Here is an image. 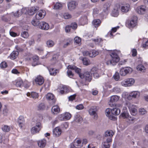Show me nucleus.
Listing matches in <instances>:
<instances>
[{
    "label": "nucleus",
    "instance_id": "f257e3e1",
    "mask_svg": "<svg viewBox=\"0 0 148 148\" xmlns=\"http://www.w3.org/2000/svg\"><path fill=\"white\" fill-rule=\"evenodd\" d=\"M110 59L106 62V63L108 65L115 64L119 60V58L116 50L111 52L110 53Z\"/></svg>",
    "mask_w": 148,
    "mask_h": 148
},
{
    "label": "nucleus",
    "instance_id": "f03ea898",
    "mask_svg": "<svg viewBox=\"0 0 148 148\" xmlns=\"http://www.w3.org/2000/svg\"><path fill=\"white\" fill-rule=\"evenodd\" d=\"M140 92L138 91H132L128 94L127 92H124L123 94V97L127 98L128 100H131L133 98H138L140 96Z\"/></svg>",
    "mask_w": 148,
    "mask_h": 148
},
{
    "label": "nucleus",
    "instance_id": "7ed1b4c3",
    "mask_svg": "<svg viewBox=\"0 0 148 148\" xmlns=\"http://www.w3.org/2000/svg\"><path fill=\"white\" fill-rule=\"evenodd\" d=\"M133 71L132 68L127 66L122 68L120 70L119 74L122 76H125L131 73Z\"/></svg>",
    "mask_w": 148,
    "mask_h": 148
},
{
    "label": "nucleus",
    "instance_id": "20e7f679",
    "mask_svg": "<svg viewBox=\"0 0 148 148\" xmlns=\"http://www.w3.org/2000/svg\"><path fill=\"white\" fill-rule=\"evenodd\" d=\"M126 104L128 107L131 114L133 116H135L137 113L136 106L129 102H127Z\"/></svg>",
    "mask_w": 148,
    "mask_h": 148
},
{
    "label": "nucleus",
    "instance_id": "39448f33",
    "mask_svg": "<svg viewBox=\"0 0 148 148\" xmlns=\"http://www.w3.org/2000/svg\"><path fill=\"white\" fill-rule=\"evenodd\" d=\"M71 114L69 112H66L59 115L58 119L61 121H66L70 119L71 117Z\"/></svg>",
    "mask_w": 148,
    "mask_h": 148
},
{
    "label": "nucleus",
    "instance_id": "423d86ee",
    "mask_svg": "<svg viewBox=\"0 0 148 148\" xmlns=\"http://www.w3.org/2000/svg\"><path fill=\"white\" fill-rule=\"evenodd\" d=\"M135 80L133 79H127L122 81L121 82V84L122 86L125 87L130 86H132Z\"/></svg>",
    "mask_w": 148,
    "mask_h": 148
},
{
    "label": "nucleus",
    "instance_id": "0eeeda50",
    "mask_svg": "<svg viewBox=\"0 0 148 148\" xmlns=\"http://www.w3.org/2000/svg\"><path fill=\"white\" fill-rule=\"evenodd\" d=\"M120 8V5L119 3L115 4L113 9L112 11L111 15L114 17H117L119 14V10Z\"/></svg>",
    "mask_w": 148,
    "mask_h": 148
},
{
    "label": "nucleus",
    "instance_id": "6e6552de",
    "mask_svg": "<svg viewBox=\"0 0 148 148\" xmlns=\"http://www.w3.org/2000/svg\"><path fill=\"white\" fill-rule=\"evenodd\" d=\"M79 77L82 79H84L86 81L89 82L92 79V74L88 71L85 72L82 75H79Z\"/></svg>",
    "mask_w": 148,
    "mask_h": 148
},
{
    "label": "nucleus",
    "instance_id": "1a4fd4ad",
    "mask_svg": "<svg viewBox=\"0 0 148 148\" xmlns=\"http://www.w3.org/2000/svg\"><path fill=\"white\" fill-rule=\"evenodd\" d=\"M93 43H90L89 46L92 47H94L95 45H101L103 40L102 38H97L95 39H92Z\"/></svg>",
    "mask_w": 148,
    "mask_h": 148
},
{
    "label": "nucleus",
    "instance_id": "9d476101",
    "mask_svg": "<svg viewBox=\"0 0 148 148\" xmlns=\"http://www.w3.org/2000/svg\"><path fill=\"white\" fill-rule=\"evenodd\" d=\"M120 97L116 95H113L111 97L110 100V103L109 104L110 107L116 106V105L113 103L115 102L118 101L120 99Z\"/></svg>",
    "mask_w": 148,
    "mask_h": 148
},
{
    "label": "nucleus",
    "instance_id": "9b49d317",
    "mask_svg": "<svg viewBox=\"0 0 148 148\" xmlns=\"http://www.w3.org/2000/svg\"><path fill=\"white\" fill-rule=\"evenodd\" d=\"M58 90L60 93L62 94L66 93L69 91L68 87L65 85H60L58 88Z\"/></svg>",
    "mask_w": 148,
    "mask_h": 148
},
{
    "label": "nucleus",
    "instance_id": "f8f14e48",
    "mask_svg": "<svg viewBox=\"0 0 148 148\" xmlns=\"http://www.w3.org/2000/svg\"><path fill=\"white\" fill-rule=\"evenodd\" d=\"M121 11L122 13H127L130 10V5L128 3L123 4L121 7Z\"/></svg>",
    "mask_w": 148,
    "mask_h": 148
},
{
    "label": "nucleus",
    "instance_id": "ddd939ff",
    "mask_svg": "<svg viewBox=\"0 0 148 148\" xmlns=\"http://www.w3.org/2000/svg\"><path fill=\"white\" fill-rule=\"evenodd\" d=\"M46 14L45 10H40L36 15V18L37 20L41 19L43 18Z\"/></svg>",
    "mask_w": 148,
    "mask_h": 148
},
{
    "label": "nucleus",
    "instance_id": "4468645a",
    "mask_svg": "<svg viewBox=\"0 0 148 148\" xmlns=\"http://www.w3.org/2000/svg\"><path fill=\"white\" fill-rule=\"evenodd\" d=\"M146 7L144 5L138 6L136 9V11L139 14H144L146 12Z\"/></svg>",
    "mask_w": 148,
    "mask_h": 148
},
{
    "label": "nucleus",
    "instance_id": "2eb2a0df",
    "mask_svg": "<svg viewBox=\"0 0 148 148\" xmlns=\"http://www.w3.org/2000/svg\"><path fill=\"white\" fill-rule=\"evenodd\" d=\"M97 110V108L95 106H92L89 110V113L91 115H94L95 119H97V115L96 113Z\"/></svg>",
    "mask_w": 148,
    "mask_h": 148
},
{
    "label": "nucleus",
    "instance_id": "dca6fc26",
    "mask_svg": "<svg viewBox=\"0 0 148 148\" xmlns=\"http://www.w3.org/2000/svg\"><path fill=\"white\" fill-rule=\"evenodd\" d=\"M46 99L49 101H51L52 104H54L56 102L54 96L53 94L51 93H48L46 95Z\"/></svg>",
    "mask_w": 148,
    "mask_h": 148
},
{
    "label": "nucleus",
    "instance_id": "f3484780",
    "mask_svg": "<svg viewBox=\"0 0 148 148\" xmlns=\"http://www.w3.org/2000/svg\"><path fill=\"white\" fill-rule=\"evenodd\" d=\"M39 27L42 29L47 30L49 29V24L46 22L42 21L40 22Z\"/></svg>",
    "mask_w": 148,
    "mask_h": 148
},
{
    "label": "nucleus",
    "instance_id": "a211bd4d",
    "mask_svg": "<svg viewBox=\"0 0 148 148\" xmlns=\"http://www.w3.org/2000/svg\"><path fill=\"white\" fill-rule=\"evenodd\" d=\"M67 68L68 69L75 70V72L78 74L79 76V75H82V74L81 73V69L79 68H77L75 66L69 65L68 66Z\"/></svg>",
    "mask_w": 148,
    "mask_h": 148
},
{
    "label": "nucleus",
    "instance_id": "6ab92c4d",
    "mask_svg": "<svg viewBox=\"0 0 148 148\" xmlns=\"http://www.w3.org/2000/svg\"><path fill=\"white\" fill-rule=\"evenodd\" d=\"M62 130L59 127H56L53 132V135L55 137H58L61 134Z\"/></svg>",
    "mask_w": 148,
    "mask_h": 148
},
{
    "label": "nucleus",
    "instance_id": "aec40b11",
    "mask_svg": "<svg viewBox=\"0 0 148 148\" xmlns=\"http://www.w3.org/2000/svg\"><path fill=\"white\" fill-rule=\"evenodd\" d=\"M77 5V4L75 1H72L68 3L67 6L69 9L71 10L74 9Z\"/></svg>",
    "mask_w": 148,
    "mask_h": 148
},
{
    "label": "nucleus",
    "instance_id": "412c9836",
    "mask_svg": "<svg viewBox=\"0 0 148 148\" xmlns=\"http://www.w3.org/2000/svg\"><path fill=\"white\" fill-rule=\"evenodd\" d=\"M35 80L36 83L39 85H42L44 82L43 77L40 75L36 77Z\"/></svg>",
    "mask_w": 148,
    "mask_h": 148
},
{
    "label": "nucleus",
    "instance_id": "4be33fe9",
    "mask_svg": "<svg viewBox=\"0 0 148 148\" xmlns=\"http://www.w3.org/2000/svg\"><path fill=\"white\" fill-rule=\"evenodd\" d=\"M137 18L135 17L132 19L128 23V25L130 27H135L137 24Z\"/></svg>",
    "mask_w": 148,
    "mask_h": 148
},
{
    "label": "nucleus",
    "instance_id": "5701e85b",
    "mask_svg": "<svg viewBox=\"0 0 148 148\" xmlns=\"http://www.w3.org/2000/svg\"><path fill=\"white\" fill-rule=\"evenodd\" d=\"M27 95L30 97H32L34 99L38 98L39 97L38 93L34 92H32L31 93L28 92L27 93Z\"/></svg>",
    "mask_w": 148,
    "mask_h": 148
},
{
    "label": "nucleus",
    "instance_id": "b1692460",
    "mask_svg": "<svg viewBox=\"0 0 148 148\" xmlns=\"http://www.w3.org/2000/svg\"><path fill=\"white\" fill-rule=\"evenodd\" d=\"M110 5L109 3H107L105 4L103 8V11L105 14H107L110 9Z\"/></svg>",
    "mask_w": 148,
    "mask_h": 148
},
{
    "label": "nucleus",
    "instance_id": "393cba45",
    "mask_svg": "<svg viewBox=\"0 0 148 148\" xmlns=\"http://www.w3.org/2000/svg\"><path fill=\"white\" fill-rule=\"evenodd\" d=\"M60 111V109L58 106H54L52 107L51 108V112L53 114L56 115L59 113Z\"/></svg>",
    "mask_w": 148,
    "mask_h": 148
},
{
    "label": "nucleus",
    "instance_id": "a878e982",
    "mask_svg": "<svg viewBox=\"0 0 148 148\" xmlns=\"http://www.w3.org/2000/svg\"><path fill=\"white\" fill-rule=\"evenodd\" d=\"M39 9V8L38 6L32 7L29 10L28 14L30 15H33L34 12L38 10Z\"/></svg>",
    "mask_w": 148,
    "mask_h": 148
},
{
    "label": "nucleus",
    "instance_id": "bb28decb",
    "mask_svg": "<svg viewBox=\"0 0 148 148\" xmlns=\"http://www.w3.org/2000/svg\"><path fill=\"white\" fill-rule=\"evenodd\" d=\"M18 122L19 124V127L22 128L24 123V117L22 116H20L18 119Z\"/></svg>",
    "mask_w": 148,
    "mask_h": 148
},
{
    "label": "nucleus",
    "instance_id": "cd10ccee",
    "mask_svg": "<svg viewBox=\"0 0 148 148\" xmlns=\"http://www.w3.org/2000/svg\"><path fill=\"white\" fill-rule=\"evenodd\" d=\"M112 114L114 115H118L120 113V110L116 107L111 109Z\"/></svg>",
    "mask_w": 148,
    "mask_h": 148
},
{
    "label": "nucleus",
    "instance_id": "c85d7f7f",
    "mask_svg": "<svg viewBox=\"0 0 148 148\" xmlns=\"http://www.w3.org/2000/svg\"><path fill=\"white\" fill-rule=\"evenodd\" d=\"M46 143V141L45 139H42L41 140L38 141V146L40 148L44 147Z\"/></svg>",
    "mask_w": 148,
    "mask_h": 148
},
{
    "label": "nucleus",
    "instance_id": "c756f323",
    "mask_svg": "<svg viewBox=\"0 0 148 148\" xmlns=\"http://www.w3.org/2000/svg\"><path fill=\"white\" fill-rule=\"evenodd\" d=\"M73 143L75 148H80L82 146V141L80 140H75Z\"/></svg>",
    "mask_w": 148,
    "mask_h": 148
},
{
    "label": "nucleus",
    "instance_id": "7c9ffc66",
    "mask_svg": "<svg viewBox=\"0 0 148 148\" xmlns=\"http://www.w3.org/2000/svg\"><path fill=\"white\" fill-rule=\"evenodd\" d=\"M18 54V51H13L10 54L9 57L11 59L13 60L17 57Z\"/></svg>",
    "mask_w": 148,
    "mask_h": 148
},
{
    "label": "nucleus",
    "instance_id": "2f4dec72",
    "mask_svg": "<svg viewBox=\"0 0 148 148\" xmlns=\"http://www.w3.org/2000/svg\"><path fill=\"white\" fill-rule=\"evenodd\" d=\"M79 21L81 24L82 25H84L87 23V18L86 16H84L81 17L80 20Z\"/></svg>",
    "mask_w": 148,
    "mask_h": 148
},
{
    "label": "nucleus",
    "instance_id": "473e14b6",
    "mask_svg": "<svg viewBox=\"0 0 148 148\" xmlns=\"http://www.w3.org/2000/svg\"><path fill=\"white\" fill-rule=\"evenodd\" d=\"M114 134L113 132L111 130H108L105 133L104 136L106 137H108L112 138Z\"/></svg>",
    "mask_w": 148,
    "mask_h": 148
},
{
    "label": "nucleus",
    "instance_id": "72a5a7b5",
    "mask_svg": "<svg viewBox=\"0 0 148 148\" xmlns=\"http://www.w3.org/2000/svg\"><path fill=\"white\" fill-rule=\"evenodd\" d=\"M99 53V52L98 51L92 50L90 51V57L92 58L98 55Z\"/></svg>",
    "mask_w": 148,
    "mask_h": 148
},
{
    "label": "nucleus",
    "instance_id": "f704fd0d",
    "mask_svg": "<svg viewBox=\"0 0 148 148\" xmlns=\"http://www.w3.org/2000/svg\"><path fill=\"white\" fill-rule=\"evenodd\" d=\"M101 21L98 19L93 20L92 21V24L95 27H97L99 26L101 23Z\"/></svg>",
    "mask_w": 148,
    "mask_h": 148
},
{
    "label": "nucleus",
    "instance_id": "c9c22d12",
    "mask_svg": "<svg viewBox=\"0 0 148 148\" xmlns=\"http://www.w3.org/2000/svg\"><path fill=\"white\" fill-rule=\"evenodd\" d=\"M3 140L5 142V143H7L8 141V136H5L4 135L3 136H1L0 134V143H2Z\"/></svg>",
    "mask_w": 148,
    "mask_h": 148
},
{
    "label": "nucleus",
    "instance_id": "e433bc0d",
    "mask_svg": "<svg viewBox=\"0 0 148 148\" xmlns=\"http://www.w3.org/2000/svg\"><path fill=\"white\" fill-rule=\"evenodd\" d=\"M50 75H56V74L59 72V70L55 69L53 68H51L49 69Z\"/></svg>",
    "mask_w": 148,
    "mask_h": 148
},
{
    "label": "nucleus",
    "instance_id": "4c0bfd02",
    "mask_svg": "<svg viewBox=\"0 0 148 148\" xmlns=\"http://www.w3.org/2000/svg\"><path fill=\"white\" fill-rule=\"evenodd\" d=\"M16 86L17 87H21L23 86V81L21 79H18L16 81Z\"/></svg>",
    "mask_w": 148,
    "mask_h": 148
},
{
    "label": "nucleus",
    "instance_id": "58836bf2",
    "mask_svg": "<svg viewBox=\"0 0 148 148\" xmlns=\"http://www.w3.org/2000/svg\"><path fill=\"white\" fill-rule=\"evenodd\" d=\"M40 130V128H38L34 126L31 128V131L32 134H35L38 132Z\"/></svg>",
    "mask_w": 148,
    "mask_h": 148
},
{
    "label": "nucleus",
    "instance_id": "ea45409f",
    "mask_svg": "<svg viewBox=\"0 0 148 148\" xmlns=\"http://www.w3.org/2000/svg\"><path fill=\"white\" fill-rule=\"evenodd\" d=\"M84 64L86 65H88L91 64L90 60L87 58H84L82 59Z\"/></svg>",
    "mask_w": 148,
    "mask_h": 148
},
{
    "label": "nucleus",
    "instance_id": "a19ab883",
    "mask_svg": "<svg viewBox=\"0 0 148 148\" xmlns=\"http://www.w3.org/2000/svg\"><path fill=\"white\" fill-rule=\"evenodd\" d=\"M136 69L137 70L142 72H144L145 70V67L142 64L138 65L136 67Z\"/></svg>",
    "mask_w": 148,
    "mask_h": 148
},
{
    "label": "nucleus",
    "instance_id": "79ce46f5",
    "mask_svg": "<svg viewBox=\"0 0 148 148\" xmlns=\"http://www.w3.org/2000/svg\"><path fill=\"white\" fill-rule=\"evenodd\" d=\"M37 108L39 110H43L45 109L46 106L44 103H41L38 105Z\"/></svg>",
    "mask_w": 148,
    "mask_h": 148
},
{
    "label": "nucleus",
    "instance_id": "37998d69",
    "mask_svg": "<svg viewBox=\"0 0 148 148\" xmlns=\"http://www.w3.org/2000/svg\"><path fill=\"white\" fill-rule=\"evenodd\" d=\"M46 44L47 47H50L53 46L55 43L52 40H49L47 41Z\"/></svg>",
    "mask_w": 148,
    "mask_h": 148
},
{
    "label": "nucleus",
    "instance_id": "c03bdc74",
    "mask_svg": "<svg viewBox=\"0 0 148 148\" xmlns=\"http://www.w3.org/2000/svg\"><path fill=\"white\" fill-rule=\"evenodd\" d=\"M110 147V145L109 143L106 141H104L102 144V148H109Z\"/></svg>",
    "mask_w": 148,
    "mask_h": 148
},
{
    "label": "nucleus",
    "instance_id": "a18cd8bd",
    "mask_svg": "<svg viewBox=\"0 0 148 148\" xmlns=\"http://www.w3.org/2000/svg\"><path fill=\"white\" fill-rule=\"evenodd\" d=\"M2 130L4 132H8L10 130V128L8 125H4L2 127Z\"/></svg>",
    "mask_w": 148,
    "mask_h": 148
},
{
    "label": "nucleus",
    "instance_id": "49530a36",
    "mask_svg": "<svg viewBox=\"0 0 148 148\" xmlns=\"http://www.w3.org/2000/svg\"><path fill=\"white\" fill-rule=\"evenodd\" d=\"M37 19L36 21L35 20H33L32 21V24L34 26H38L39 27V25H40V22Z\"/></svg>",
    "mask_w": 148,
    "mask_h": 148
},
{
    "label": "nucleus",
    "instance_id": "de8ad7c7",
    "mask_svg": "<svg viewBox=\"0 0 148 148\" xmlns=\"http://www.w3.org/2000/svg\"><path fill=\"white\" fill-rule=\"evenodd\" d=\"M147 143V141L145 139H144L141 141L140 143H138V144L143 147H144Z\"/></svg>",
    "mask_w": 148,
    "mask_h": 148
},
{
    "label": "nucleus",
    "instance_id": "09e8293b",
    "mask_svg": "<svg viewBox=\"0 0 148 148\" xmlns=\"http://www.w3.org/2000/svg\"><path fill=\"white\" fill-rule=\"evenodd\" d=\"M121 116L123 118L127 119L129 116V114L128 112H124L121 113Z\"/></svg>",
    "mask_w": 148,
    "mask_h": 148
},
{
    "label": "nucleus",
    "instance_id": "8fccbe9b",
    "mask_svg": "<svg viewBox=\"0 0 148 148\" xmlns=\"http://www.w3.org/2000/svg\"><path fill=\"white\" fill-rule=\"evenodd\" d=\"M62 4L59 3H57L54 5V9H60L62 7Z\"/></svg>",
    "mask_w": 148,
    "mask_h": 148
},
{
    "label": "nucleus",
    "instance_id": "3c124183",
    "mask_svg": "<svg viewBox=\"0 0 148 148\" xmlns=\"http://www.w3.org/2000/svg\"><path fill=\"white\" fill-rule=\"evenodd\" d=\"M138 112L140 114L142 115H145L147 113L146 111L144 108H140L138 110Z\"/></svg>",
    "mask_w": 148,
    "mask_h": 148
},
{
    "label": "nucleus",
    "instance_id": "603ef678",
    "mask_svg": "<svg viewBox=\"0 0 148 148\" xmlns=\"http://www.w3.org/2000/svg\"><path fill=\"white\" fill-rule=\"evenodd\" d=\"M21 35L22 37L25 38H27L29 36L28 34L26 31H24L22 32Z\"/></svg>",
    "mask_w": 148,
    "mask_h": 148
},
{
    "label": "nucleus",
    "instance_id": "864d4df0",
    "mask_svg": "<svg viewBox=\"0 0 148 148\" xmlns=\"http://www.w3.org/2000/svg\"><path fill=\"white\" fill-rule=\"evenodd\" d=\"M113 91L116 93H118L121 92V89L118 87H115L112 89Z\"/></svg>",
    "mask_w": 148,
    "mask_h": 148
},
{
    "label": "nucleus",
    "instance_id": "5fc2aeb1",
    "mask_svg": "<svg viewBox=\"0 0 148 148\" xmlns=\"http://www.w3.org/2000/svg\"><path fill=\"white\" fill-rule=\"evenodd\" d=\"M111 109L107 108L105 111L106 115V116H110L111 113L112 114Z\"/></svg>",
    "mask_w": 148,
    "mask_h": 148
},
{
    "label": "nucleus",
    "instance_id": "6e6d98bb",
    "mask_svg": "<svg viewBox=\"0 0 148 148\" xmlns=\"http://www.w3.org/2000/svg\"><path fill=\"white\" fill-rule=\"evenodd\" d=\"M119 27L118 26L116 27H114L112 29V31L110 32V35L111 36H112V33H114L116 32L117 30L119 29Z\"/></svg>",
    "mask_w": 148,
    "mask_h": 148
},
{
    "label": "nucleus",
    "instance_id": "4d7b16f0",
    "mask_svg": "<svg viewBox=\"0 0 148 148\" xmlns=\"http://www.w3.org/2000/svg\"><path fill=\"white\" fill-rule=\"evenodd\" d=\"M69 69H68V70L67 72V74L69 77L72 78L73 76V74L72 73V71Z\"/></svg>",
    "mask_w": 148,
    "mask_h": 148
},
{
    "label": "nucleus",
    "instance_id": "13d9d810",
    "mask_svg": "<svg viewBox=\"0 0 148 148\" xmlns=\"http://www.w3.org/2000/svg\"><path fill=\"white\" fill-rule=\"evenodd\" d=\"M64 18L65 19L70 18L71 17V16L68 13H65L63 15Z\"/></svg>",
    "mask_w": 148,
    "mask_h": 148
},
{
    "label": "nucleus",
    "instance_id": "bf43d9fd",
    "mask_svg": "<svg viewBox=\"0 0 148 148\" xmlns=\"http://www.w3.org/2000/svg\"><path fill=\"white\" fill-rule=\"evenodd\" d=\"M74 40L76 43L79 44L81 41L80 38L78 37H75L74 39Z\"/></svg>",
    "mask_w": 148,
    "mask_h": 148
},
{
    "label": "nucleus",
    "instance_id": "052dcab7",
    "mask_svg": "<svg viewBox=\"0 0 148 148\" xmlns=\"http://www.w3.org/2000/svg\"><path fill=\"white\" fill-rule=\"evenodd\" d=\"M114 79L116 81H118L119 79V75L118 73L116 72L113 76Z\"/></svg>",
    "mask_w": 148,
    "mask_h": 148
},
{
    "label": "nucleus",
    "instance_id": "680f3d73",
    "mask_svg": "<svg viewBox=\"0 0 148 148\" xmlns=\"http://www.w3.org/2000/svg\"><path fill=\"white\" fill-rule=\"evenodd\" d=\"M71 28H72L73 29H76L77 27V25L75 23H72L71 24L70 26Z\"/></svg>",
    "mask_w": 148,
    "mask_h": 148
},
{
    "label": "nucleus",
    "instance_id": "e2e57ef3",
    "mask_svg": "<svg viewBox=\"0 0 148 148\" xmlns=\"http://www.w3.org/2000/svg\"><path fill=\"white\" fill-rule=\"evenodd\" d=\"M7 66V65L5 62H2L0 64V66L2 68H5Z\"/></svg>",
    "mask_w": 148,
    "mask_h": 148
},
{
    "label": "nucleus",
    "instance_id": "0e129e2a",
    "mask_svg": "<svg viewBox=\"0 0 148 148\" xmlns=\"http://www.w3.org/2000/svg\"><path fill=\"white\" fill-rule=\"evenodd\" d=\"M128 120L129 121V122L130 123H133L135 121V118L133 117L130 116V115L129 116L128 119Z\"/></svg>",
    "mask_w": 148,
    "mask_h": 148
},
{
    "label": "nucleus",
    "instance_id": "69168bd1",
    "mask_svg": "<svg viewBox=\"0 0 148 148\" xmlns=\"http://www.w3.org/2000/svg\"><path fill=\"white\" fill-rule=\"evenodd\" d=\"M91 74L92 75V74H93V73H94L98 72V70L96 67H94L92 68L91 69Z\"/></svg>",
    "mask_w": 148,
    "mask_h": 148
},
{
    "label": "nucleus",
    "instance_id": "338daca9",
    "mask_svg": "<svg viewBox=\"0 0 148 148\" xmlns=\"http://www.w3.org/2000/svg\"><path fill=\"white\" fill-rule=\"evenodd\" d=\"M38 52L40 54H42L43 53L44 49L42 47H39L37 49Z\"/></svg>",
    "mask_w": 148,
    "mask_h": 148
},
{
    "label": "nucleus",
    "instance_id": "774afa93",
    "mask_svg": "<svg viewBox=\"0 0 148 148\" xmlns=\"http://www.w3.org/2000/svg\"><path fill=\"white\" fill-rule=\"evenodd\" d=\"M84 108V106L82 104H79L77 105L76 107V109L80 110L83 109Z\"/></svg>",
    "mask_w": 148,
    "mask_h": 148
}]
</instances>
